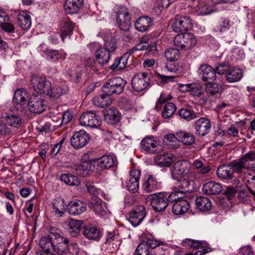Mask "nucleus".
Instances as JSON below:
<instances>
[{
	"instance_id": "1",
	"label": "nucleus",
	"mask_w": 255,
	"mask_h": 255,
	"mask_svg": "<svg viewBox=\"0 0 255 255\" xmlns=\"http://www.w3.org/2000/svg\"><path fill=\"white\" fill-rule=\"evenodd\" d=\"M116 49L117 45L114 40L106 41L104 45L99 47L95 52L97 62L101 65L107 64Z\"/></svg>"
},
{
	"instance_id": "2",
	"label": "nucleus",
	"mask_w": 255,
	"mask_h": 255,
	"mask_svg": "<svg viewBox=\"0 0 255 255\" xmlns=\"http://www.w3.org/2000/svg\"><path fill=\"white\" fill-rule=\"evenodd\" d=\"M127 82L120 77L109 79L102 87L104 93L109 95H119L124 90Z\"/></svg>"
},
{
	"instance_id": "3",
	"label": "nucleus",
	"mask_w": 255,
	"mask_h": 255,
	"mask_svg": "<svg viewBox=\"0 0 255 255\" xmlns=\"http://www.w3.org/2000/svg\"><path fill=\"white\" fill-rule=\"evenodd\" d=\"M182 245L185 247H190L199 250V251L194 253H186L185 255H203L212 251L210 245L205 241L185 239L182 241Z\"/></svg>"
},
{
	"instance_id": "4",
	"label": "nucleus",
	"mask_w": 255,
	"mask_h": 255,
	"mask_svg": "<svg viewBox=\"0 0 255 255\" xmlns=\"http://www.w3.org/2000/svg\"><path fill=\"white\" fill-rule=\"evenodd\" d=\"M147 199L150 202L153 210L156 212L163 211L168 206L166 193L163 192L151 194L147 197Z\"/></svg>"
},
{
	"instance_id": "5",
	"label": "nucleus",
	"mask_w": 255,
	"mask_h": 255,
	"mask_svg": "<svg viewBox=\"0 0 255 255\" xmlns=\"http://www.w3.org/2000/svg\"><path fill=\"white\" fill-rule=\"evenodd\" d=\"M29 110L34 114H41L46 108V101L39 94H33L27 101Z\"/></svg>"
},
{
	"instance_id": "6",
	"label": "nucleus",
	"mask_w": 255,
	"mask_h": 255,
	"mask_svg": "<svg viewBox=\"0 0 255 255\" xmlns=\"http://www.w3.org/2000/svg\"><path fill=\"white\" fill-rule=\"evenodd\" d=\"M193 22L188 15H176L172 24L173 30L176 32H184L190 30Z\"/></svg>"
},
{
	"instance_id": "7",
	"label": "nucleus",
	"mask_w": 255,
	"mask_h": 255,
	"mask_svg": "<svg viewBox=\"0 0 255 255\" xmlns=\"http://www.w3.org/2000/svg\"><path fill=\"white\" fill-rule=\"evenodd\" d=\"M80 124L92 128H98L102 123L100 117L93 111L84 113L79 119Z\"/></svg>"
},
{
	"instance_id": "8",
	"label": "nucleus",
	"mask_w": 255,
	"mask_h": 255,
	"mask_svg": "<svg viewBox=\"0 0 255 255\" xmlns=\"http://www.w3.org/2000/svg\"><path fill=\"white\" fill-rule=\"evenodd\" d=\"M51 235L54 241L53 251L59 255H67L66 252L69 243L68 239L57 232H51Z\"/></svg>"
},
{
	"instance_id": "9",
	"label": "nucleus",
	"mask_w": 255,
	"mask_h": 255,
	"mask_svg": "<svg viewBox=\"0 0 255 255\" xmlns=\"http://www.w3.org/2000/svg\"><path fill=\"white\" fill-rule=\"evenodd\" d=\"M149 77L148 76L147 73L136 74L132 79V88L135 92H140L149 86Z\"/></svg>"
},
{
	"instance_id": "10",
	"label": "nucleus",
	"mask_w": 255,
	"mask_h": 255,
	"mask_svg": "<svg viewBox=\"0 0 255 255\" xmlns=\"http://www.w3.org/2000/svg\"><path fill=\"white\" fill-rule=\"evenodd\" d=\"M140 147L142 150L149 153L158 154L162 150V146L152 136L144 138L140 142Z\"/></svg>"
},
{
	"instance_id": "11",
	"label": "nucleus",
	"mask_w": 255,
	"mask_h": 255,
	"mask_svg": "<svg viewBox=\"0 0 255 255\" xmlns=\"http://www.w3.org/2000/svg\"><path fill=\"white\" fill-rule=\"evenodd\" d=\"M186 161H178L174 165L171 170V177L173 180L180 181L183 177L187 175L189 169Z\"/></svg>"
},
{
	"instance_id": "12",
	"label": "nucleus",
	"mask_w": 255,
	"mask_h": 255,
	"mask_svg": "<svg viewBox=\"0 0 255 255\" xmlns=\"http://www.w3.org/2000/svg\"><path fill=\"white\" fill-rule=\"evenodd\" d=\"M117 22L122 30L127 31L129 29L131 26L130 17L126 8H121L118 11L117 14Z\"/></svg>"
},
{
	"instance_id": "13",
	"label": "nucleus",
	"mask_w": 255,
	"mask_h": 255,
	"mask_svg": "<svg viewBox=\"0 0 255 255\" xmlns=\"http://www.w3.org/2000/svg\"><path fill=\"white\" fill-rule=\"evenodd\" d=\"M31 84L36 92L45 94L50 88V82L45 77L33 76L31 78Z\"/></svg>"
},
{
	"instance_id": "14",
	"label": "nucleus",
	"mask_w": 255,
	"mask_h": 255,
	"mask_svg": "<svg viewBox=\"0 0 255 255\" xmlns=\"http://www.w3.org/2000/svg\"><path fill=\"white\" fill-rule=\"evenodd\" d=\"M145 216V207L143 206H138L130 212L128 221L133 227H136L142 222Z\"/></svg>"
},
{
	"instance_id": "15",
	"label": "nucleus",
	"mask_w": 255,
	"mask_h": 255,
	"mask_svg": "<svg viewBox=\"0 0 255 255\" xmlns=\"http://www.w3.org/2000/svg\"><path fill=\"white\" fill-rule=\"evenodd\" d=\"M89 139L88 133L84 130H80L73 135L70 142L73 147L79 149L85 146Z\"/></svg>"
},
{
	"instance_id": "16",
	"label": "nucleus",
	"mask_w": 255,
	"mask_h": 255,
	"mask_svg": "<svg viewBox=\"0 0 255 255\" xmlns=\"http://www.w3.org/2000/svg\"><path fill=\"white\" fill-rule=\"evenodd\" d=\"M28 97V93L26 90L19 89L16 90L12 99V102L16 109L22 111L26 105V102Z\"/></svg>"
},
{
	"instance_id": "17",
	"label": "nucleus",
	"mask_w": 255,
	"mask_h": 255,
	"mask_svg": "<svg viewBox=\"0 0 255 255\" xmlns=\"http://www.w3.org/2000/svg\"><path fill=\"white\" fill-rule=\"evenodd\" d=\"M194 126L196 134L204 136L209 132L212 125L208 119L202 117L195 122Z\"/></svg>"
},
{
	"instance_id": "18",
	"label": "nucleus",
	"mask_w": 255,
	"mask_h": 255,
	"mask_svg": "<svg viewBox=\"0 0 255 255\" xmlns=\"http://www.w3.org/2000/svg\"><path fill=\"white\" fill-rule=\"evenodd\" d=\"M94 160H84L82 159L80 165L75 166L74 169L76 174L83 177H86L91 174L94 168Z\"/></svg>"
},
{
	"instance_id": "19",
	"label": "nucleus",
	"mask_w": 255,
	"mask_h": 255,
	"mask_svg": "<svg viewBox=\"0 0 255 255\" xmlns=\"http://www.w3.org/2000/svg\"><path fill=\"white\" fill-rule=\"evenodd\" d=\"M165 57L169 61L166 65V69L171 72L175 71L177 69V66L174 62H172L177 60L179 57V51L176 48H170L167 49L165 52Z\"/></svg>"
},
{
	"instance_id": "20",
	"label": "nucleus",
	"mask_w": 255,
	"mask_h": 255,
	"mask_svg": "<svg viewBox=\"0 0 255 255\" xmlns=\"http://www.w3.org/2000/svg\"><path fill=\"white\" fill-rule=\"evenodd\" d=\"M87 209L86 204L80 200L70 201L67 206V210L72 215H79Z\"/></svg>"
},
{
	"instance_id": "21",
	"label": "nucleus",
	"mask_w": 255,
	"mask_h": 255,
	"mask_svg": "<svg viewBox=\"0 0 255 255\" xmlns=\"http://www.w3.org/2000/svg\"><path fill=\"white\" fill-rule=\"evenodd\" d=\"M199 74L202 76L204 82L210 80L214 81L216 78L215 70L210 66L206 64L202 65L199 69Z\"/></svg>"
},
{
	"instance_id": "22",
	"label": "nucleus",
	"mask_w": 255,
	"mask_h": 255,
	"mask_svg": "<svg viewBox=\"0 0 255 255\" xmlns=\"http://www.w3.org/2000/svg\"><path fill=\"white\" fill-rule=\"evenodd\" d=\"M243 74V72L240 68H230L225 75V79L229 83L237 82L242 79Z\"/></svg>"
},
{
	"instance_id": "23",
	"label": "nucleus",
	"mask_w": 255,
	"mask_h": 255,
	"mask_svg": "<svg viewBox=\"0 0 255 255\" xmlns=\"http://www.w3.org/2000/svg\"><path fill=\"white\" fill-rule=\"evenodd\" d=\"M17 23L22 29H28L31 25V18L29 12L27 10L20 12L17 17Z\"/></svg>"
},
{
	"instance_id": "24",
	"label": "nucleus",
	"mask_w": 255,
	"mask_h": 255,
	"mask_svg": "<svg viewBox=\"0 0 255 255\" xmlns=\"http://www.w3.org/2000/svg\"><path fill=\"white\" fill-rule=\"evenodd\" d=\"M83 235L86 238L91 240H98L101 238V231L99 228L92 225L84 228Z\"/></svg>"
},
{
	"instance_id": "25",
	"label": "nucleus",
	"mask_w": 255,
	"mask_h": 255,
	"mask_svg": "<svg viewBox=\"0 0 255 255\" xmlns=\"http://www.w3.org/2000/svg\"><path fill=\"white\" fill-rule=\"evenodd\" d=\"M84 4V0H66L64 5L65 11L70 14L79 11Z\"/></svg>"
},
{
	"instance_id": "26",
	"label": "nucleus",
	"mask_w": 255,
	"mask_h": 255,
	"mask_svg": "<svg viewBox=\"0 0 255 255\" xmlns=\"http://www.w3.org/2000/svg\"><path fill=\"white\" fill-rule=\"evenodd\" d=\"M94 161L97 166L103 170L110 169L115 164L113 157L109 155H103Z\"/></svg>"
},
{
	"instance_id": "27",
	"label": "nucleus",
	"mask_w": 255,
	"mask_h": 255,
	"mask_svg": "<svg viewBox=\"0 0 255 255\" xmlns=\"http://www.w3.org/2000/svg\"><path fill=\"white\" fill-rule=\"evenodd\" d=\"M152 24V19L147 16H144L139 17L135 21L134 26L137 30L143 32L147 31Z\"/></svg>"
},
{
	"instance_id": "28",
	"label": "nucleus",
	"mask_w": 255,
	"mask_h": 255,
	"mask_svg": "<svg viewBox=\"0 0 255 255\" xmlns=\"http://www.w3.org/2000/svg\"><path fill=\"white\" fill-rule=\"evenodd\" d=\"M222 190V186L219 183L214 181L206 183L202 187L203 193L208 195H216L220 193Z\"/></svg>"
},
{
	"instance_id": "29",
	"label": "nucleus",
	"mask_w": 255,
	"mask_h": 255,
	"mask_svg": "<svg viewBox=\"0 0 255 255\" xmlns=\"http://www.w3.org/2000/svg\"><path fill=\"white\" fill-rule=\"evenodd\" d=\"M178 141L185 145H192L195 143L194 135L190 132L180 130L176 132Z\"/></svg>"
},
{
	"instance_id": "30",
	"label": "nucleus",
	"mask_w": 255,
	"mask_h": 255,
	"mask_svg": "<svg viewBox=\"0 0 255 255\" xmlns=\"http://www.w3.org/2000/svg\"><path fill=\"white\" fill-rule=\"evenodd\" d=\"M189 208L188 201L183 199H180L172 205V212L177 215H182L186 213Z\"/></svg>"
},
{
	"instance_id": "31",
	"label": "nucleus",
	"mask_w": 255,
	"mask_h": 255,
	"mask_svg": "<svg viewBox=\"0 0 255 255\" xmlns=\"http://www.w3.org/2000/svg\"><path fill=\"white\" fill-rule=\"evenodd\" d=\"M143 188L146 192H152L159 189L161 187L160 183L152 175L148 176V179L143 184Z\"/></svg>"
},
{
	"instance_id": "32",
	"label": "nucleus",
	"mask_w": 255,
	"mask_h": 255,
	"mask_svg": "<svg viewBox=\"0 0 255 255\" xmlns=\"http://www.w3.org/2000/svg\"><path fill=\"white\" fill-rule=\"evenodd\" d=\"M175 157L172 154H158L156 162L157 164L162 167H170L174 162Z\"/></svg>"
},
{
	"instance_id": "33",
	"label": "nucleus",
	"mask_w": 255,
	"mask_h": 255,
	"mask_svg": "<svg viewBox=\"0 0 255 255\" xmlns=\"http://www.w3.org/2000/svg\"><path fill=\"white\" fill-rule=\"evenodd\" d=\"M90 208L93 210L95 214L100 217H103L106 214V206L105 203L101 200H93L90 204Z\"/></svg>"
},
{
	"instance_id": "34",
	"label": "nucleus",
	"mask_w": 255,
	"mask_h": 255,
	"mask_svg": "<svg viewBox=\"0 0 255 255\" xmlns=\"http://www.w3.org/2000/svg\"><path fill=\"white\" fill-rule=\"evenodd\" d=\"M211 170V167L206 165L201 169L192 172L190 173V177L198 181H203L207 178L208 174Z\"/></svg>"
},
{
	"instance_id": "35",
	"label": "nucleus",
	"mask_w": 255,
	"mask_h": 255,
	"mask_svg": "<svg viewBox=\"0 0 255 255\" xmlns=\"http://www.w3.org/2000/svg\"><path fill=\"white\" fill-rule=\"evenodd\" d=\"M130 55V53H126L120 58L116 59L114 63L110 66L111 69L113 71H116L125 69Z\"/></svg>"
},
{
	"instance_id": "36",
	"label": "nucleus",
	"mask_w": 255,
	"mask_h": 255,
	"mask_svg": "<svg viewBox=\"0 0 255 255\" xmlns=\"http://www.w3.org/2000/svg\"><path fill=\"white\" fill-rule=\"evenodd\" d=\"M218 177L224 180H230L234 177L233 171L229 164L223 165L217 169Z\"/></svg>"
},
{
	"instance_id": "37",
	"label": "nucleus",
	"mask_w": 255,
	"mask_h": 255,
	"mask_svg": "<svg viewBox=\"0 0 255 255\" xmlns=\"http://www.w3.org/2000/svg\"><path fill=\"white\" fill-rule=\"evenodd\" d=\"M51 232L48 236L44 237L39 241V246L42 249L45 253H49L50 252L51 249L53 250V246L54 245V241L53 238L51 237Z\"/></svg>"
},
{
	"instance_id": "38",
	"label": "nucleus",
	"mask_w": 255,
	"mask_h": 255,
	"mask_svg": "<svg viewBox=\"0 0 255 255\" xmlns=\"http://www.w3.org/2000/svg\"><path fill=\"white\" fill-rule=\"evenodd\" d=\"M177 181V186L181 193H190L194 191L195 183L193 180L181 179Z\"/></svg>"
},
{
	"instance_id": "39",
	"label": "nucleus",
	"mask_w": 255,
	"mask_h": 255,
	"mask_svg": "<svg viewBox=\"0 0 255 255\" xmlns=\"http://www.w3.org/2000/svg\"><path fill=\"white\" fill-rule=\"evenodd\" d=\"M186 87V89L182 90V92L189 91L191 94L194 96L199 97L204 92L202 85L199 83H193L191 84H186V85H183L181 86V88L182 87Z\"/></svg>"
},
{
	"instance_id": "40",
	"label": "nucleus",
	"mask_w": 255,
	"mask_h": 255,
	"mask_svg": "<svg viewBox=\"0 0 255 255\" xmlns=\"http://www.w3.org/2000/svg\"><path fill=\"white\" fill-rule=\"evenodd\" d=\"M195 204L197 209L203 212L209 211L212 207V202L210 200L203 196L197 197L196 199Z\"/></svg>"
},
{
	"instance_id": "41",
	"label": "nucleus",
	"mask_w": 255,
	"mask_h": 255,
	"mask_svg": "<svg viewBox=\"0 0 255 255\" xmlns=\"http://www.w3.org/2000/svg\"><path fill=\"white\" fill-rule=\"evenodd\" d=\"M83 221L81 220H76L70 219L68 222L69 233L73 237H77L80 234V231L82 228Z\"/></svg>"
},
{
	"instance_id": "42",
	"label": "nucleus",
	"mask_w": 255,
	"mask_h": 255,
	"mask_svg": "<svg viewBox=\"0 0 255 255\" xmlns=\"http://www.w3.org/2000/svg\"><path fill=\"white\" fill-rule=\"evenodd\" d=\"M53 212L59 217H62L65 211L64 200L61 198L53 199L51 204Z\"/></svg>"
},
{
	"instance_id": "43",
	"label": "nucleus",
	"mask_w": 255,
	"mask_h": 255,
	"mask_svg": "<svg viewBox=\"0 0 255 255\" xmlns=\"http://www.w3.org/2000/svg\"><path fill=\"white\" fill-rule=\"evenodd\" d=\"M93 102L95 105L104 108L110 106L112 104V100L109 95L104 93L94 97Z\"/></svg>"
},
{
	"instance_id": "44",
	"label": "nucleus",
	"mask_w": 255,
	"mask_h": 255,
	"mask_svg": "<svg viewBox=\"0 0 255 255\" xmlns=\"http://www.w3.org/2000/svg\"><path fill=\"white\" fill-rule=\"evenodd\" d=\"M48 92H46L45 95L54 99H58L61 95L66 93V90L61 86L55 85L53 87L50 84Z\"/></svg>"
},
{
	"instance_id": "45",
	"label": "nucleus",
	"mask_w": 255,
	"mask_h": 255,
	"mask_svg": "<svg viewBox=\"0 0 255 255\" xmlns=\"http://www.w3.org/2000/svg\"><path fill=\"white\" fill-rule=\"evenodd\" d=\"M179 117L187 122L197 118V114L191 108H181L178 111Z\"/></svg>"
},
{
	"instance_id": "46",
	"label": "nucleus",
	"mask_w": 255,
	"mask_h": 255,
	"mask_svg": "<svg viewBox=\"0 0 255 255\" xmlns=\"http://www.w3.org/2000/svg\"><path fill=\"white\" fill-rule=\"evenodd\" d=\"M75 24L69 20H66L61 28V37L63 41L67 36H70L73 32Z\"/></svg>"
},
{
	"instance_id": "47",
	"label": "nucleus",
	"mask_w": 255,
	"mask_h": 255,
	"mask_svg": "<svg viewBox=\"0 0 255 255\" xmlns=\"http://www.w3.org/2000/svg\"><path fill=\"white\" fill-rule=\"evenodd\" d=\"M61 181L71 186H78L80 181L78 177L71 174H62L60 177Z\"/></svg>"
},
{
	"instance_id": "48",
	"label": "nucleus",
	"mask_w": 255,
	"mask_h": 255,
	"mask_svg": "<svg viewBox=\"0 0 255 255\" xmlns=\"http://www.w3.org/2000/svg\"><path fill=\"white\" fill-rule=\"evenodd\" d=\"M176 111L175 105L171 102L166 103L162 112V116L163 118L169 119L171 118Z\"/></svg>"
},
{
	"instance_id": "49",
	"label": "nucleus",
	"mask_w": 255,
	"mask_h": 255,
	"mask_svg": "<svg viewBox=\"0 0 255 255\" xmlns=\"http://www.w3.org/2000/svg\"><path fill=\"white\" fill-rule=\"evenodd\" d=\"M45 54L48 59L53 62H56L59 59L64 60L65 59L66 54H61L56 50L46 49Z\"/></svg>"
},
{
	"instance_id": "50",
	"label": "nucleus",
	"mask_w": 255,
	"mask_h": 255,
	"mask_svg": "<svg viewBox=\"0 0 255 255\" xmlns=\"http://www.w3.org/2000/svg\"><path fill=\"white\" fill-rule=\"evenodd\" d=\"M240 159L243 163L245 164L247 169L252 168L253 167L254 164H251V162L255 161V151H250L244 154Z\"/></svg>"
},
{
	"instance_id": "51",
	"label": "nucleus",
	"mask_w": 255,
	"mask_h": 255,
	"mask_svg": "<svg viewBox=\"0 0 255 255\" xmlns=\"http://www.w3.org/2000/svg\"><path fill=\"white\" fill-rule=\"evenodd\" d=\"M222 89L221 85L208 82L206 84V92L212 96H216Z\"/></svg>"
},
{
	"instance_id": "52",
	"label": "nucleus",
	"mask_w": 255,
	"mask_h": 255,
	"mask_svg": "<svg viewBox=\"0 0 255 255\" xmlns=\"http://www.w3.org/2000/svg\"><path fill=\"white\" fill-rule=\"evenodd\" d=\"M229 164L233 171V174L234 173L238 174L241 173L242 172L243 169H247L245 164L243 163V162L240 159L233 160Z\"/></svg>"
},
{
	"instance_id": "53",
	"label": "nucleus",
	"mask_w": 255,
	"mask_h": 255,
	"mask_svg": "<svg viewBox=\"0 0 255 255\" xmlns=\"http://www.w3.org/2000/svg\"><path fill=\"white\" fill-rule=\"evenodd\" d=\"M185 41L186 49H190L196 43V40L193 34L187 32H182Z\"/></svg>"
},
{
	"instance_id": "54",
	"label": "nucleus",
	"mask_w": 255,
	"mask_h": 255,
	"mask_svg": "<svg viewBox=\"0 0 255 255\" xmlns=\"http://www.w3.org/2000/svg\"><path fill=\"white\" fill-rule=\"evenodd\" d=\"M151 253L144 242H142L138 245L133 255H148Z\"/></svg>"
},
{
	"instance_id": "55",
	"label": "nucleus",
	"mask_w": 255,
	"mask_h": 255,
	"mask_svg": "<svg viewBox=\"0 0 255 255\" xmlns=\"http://www.w3.org/2000/svg\"><path fill=\"white\" fill-rule=\"evenodd\" d=\"M230 66L228 63L222 62L221 63H217L215 68V73L220 75L226 74L230 69Z\"/></svg>"
},
{
	"instance_id": "56",
	"label": "nucleus",
	"mask_w": 255,
	"mask_h": 255,
	"mask_svg": "<svg viewBox=\"0 0 255 255\" xmlns=\"http://www.w3.org/2000/svg\"><path fill=\"white\" fill-rule=\"evenodd\" d=\"M6 122L10 126L16 127L21 123V119L17 115H10L6 117Z\"/></svg>"
},
{
	"instance_id": "57",
	"label": "nucleus",
	"mask_w": 255,
	"mask_h": 255,
	"mask_svg": "<svg viewBox=\"0 0 255 255\" xmlns=\"http://www.w3.org/2000/svg\"><path fill=\"white\" fill-rule=\"evenodd\" d=\"M127 187L132 193L136 192L139 188V181L134 179H130L127 182Z\"/></svg>"
},
{
	"instance_id": "58",
	"label": "nucleus",
	"mask_w": 255,
	"mask_h": 255,
	"mask_svg": "<svg viewBox=\"0 0 255 255\" xmlns=\"http://www.w3.org/2000/svg\"><path fill=\"white\" fill-rule=\"evenodd\" d=\"M119 241V237L114 232L107 233L106 244H116Z\"/></svg>"
},
{
	"instance_id": "59",
	"label": "nucleus",
	"mask_w": 255,
	"mask_h": 255,
	"mask_svg": "<svg viewBox=\"0 0 255 255\" xmlns=\"http://www.w3.org/2000/svg\"><path fill=\"white\" fill-rule=\"evenodd\" d=\"M108 117L113 124L117 123L120 121V115L117 110H110L108 112Z\"/></svg>"
},
{
	"instance_id": "60",
	"label": "nucleus",
	"mask_w": 255,
	"mask_h": 255,
	"mask_svg": "<svg viewBox=\"0 0 255 255\" xmlns=\"http://www.w3.org/2000/svg\"><path fill=\"white\" fill-rule=\"evenodd\" d=\"M148 47H149V43L146 41H144L143 40H141L132 49H130L129 50L128 53L131 54L133 51L144 50Z\"/></svg>"
},
{
	"instance_id": "61",
	"label": "nucleus",
	"mask_w": 255,
	"mask_h": 255,
	"mask_svg": "<svg viewBox=\"0 0 255 255\" xmlns=\"http://www.w3.org/2000/svg\"><path fill=\"white\" fill-rule=\"evenodd\" d=\"M174 43L176 47L186 50L182 32L175 36L174 39Z\"/></svg>"
},
{
	"instance_id": "62",
	"label": "nucleus",
	"mask_w": 255,
	"mask_h": 255,
	"mask_svg": "<svg viewBox=\"0 0 255 255\" xmlns=\"http://www.w3.org/2000/svg\"><path fill=\"white\" fill-rule=\"evenodd\" d=\"M165 138L166 139L168 144L172 146L174 148L177 147L176 141L178 140V139L176 134L175 135L172 133L167 134L165 136Z\"/></svg>"
},
{
	"instance_id": "63",
	"label": "nucleus",
	"mask_w": 255,
	"mask_h": 255,
	"mask_svg": "<svg viewBox=\"0 0 255 255\" xmlns=\"http://www.w3.org/2000/svg\"><path fill=\"white\" fill-rule=\"evenodd\" d=\"M67 255H77L79 252L78 245L77 243H73L69 244Z\"/></svg>"
},
{
	"instance_id": "64",
	"label": "nucleus",
	"mask_w": 255,
	"mask_h": 255,
	"mask_svg": "<svg viewBox=\"0 0 255 255\" xmlns=\"http://www.w3.org/2000/svg\"><path fill=\"white\" fill-rule=\"evenodd\" d=\"M239 254V255H255V253L251 246H246L240 248Z\"/></svg>"
}]
</instances>
